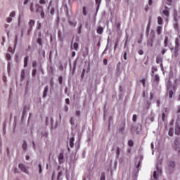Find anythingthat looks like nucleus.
<instances>
[{"label": "nucleus", "mask_w": 180, "mask_h": 180, "mask_svg": "<svg viewBox=\"0 0 180 180\" xmlns=\"http://www.w3.org/2000/svg\"><path fill=\"white\" fill-rule=\"evenodd\" d=\"M167 169L170 171V172H174L175 171V162L173 160L169 161L167 164Z\"/></svg>", "instance_id": "1"}, {"label": "nucleus", "mask_w": 180, "mask_h": 180, "mask_svg": "<svg viewBox=\"0 0 180 180\" xmlns=\"http://www.w3.org/2000/svg\"><path fill=\"white\" fill-rule=\"evenodd\" d=\"M174 148L175 150V151H177L178 154L180 153V149H179V138H176L175 139L174 141Z\"/></svg>", "instance_id": "2"}, {"label": "nucleus", "mask_w": 180, "mask_h": 180, "mask_svg": "<svg viewBox=\"0 0 180 180\" xmlns=\"http://www.w3.org/2000/svg\"><path fill=\"white\" fill-rule=\"evenodd\" d=\"M18 168L19 169H20V171H22V172L29 174V170H27V167H26V166L24 164L20 163L18 165Z\"/></svg>", "instance_id": "3"}, {"label": "nucleus", "mask_w": 180, "mask_h": 180, "mask_svg": "<svg viewBox=\"0 0 180 180\" xmlns=\"http://www.w3.org/2000/svg\"><path fill=\"white\" fill-rule=\"evenodd\" d=\"M37 13L40 12V15L42 19H44V11H43V6L38 5V8L36 10Z\"/></svg>", "instance_id": "4"}, {"label": "nucleus", "mask_w": 180, "mask_h": 180, "mask_svg": "<svg viewBox=\"0 0 180 180\" xmlns=\"http://www.w3.org/2000/svg\"><path fill=\"white\" fill-rule=\"evenodd\" d=\"M174 20L176 22V23H174L173 25L174 29H175V30H178L179 29V26L178 25V18L176 17V13L174 15Z\"/></svg>", "instance_id": "5"}, {"label": "nucleus", "mask_w": 180, "mask_h": 180, "mask_svg": "<svg viewBox=\"0 0 180 180\" xmlns=\"http://www.w3.org/2000/svg\"><path fill=\"white\" fill-rule=\"evenodd\" d=\"M165 10L162 11V14L166 16V18H169V8L165 6Z\"/></svg>", "instance_id": "6"}, {"label": "nucleus", "mask_w": 180, "mask_h": 180, "mask_svg": "<svg viewBox=\"0 0 180 180\" xmlns=\"http://www.w3.org/2000/svg\"><path fill=\"white\" fill-rule=\"evenodd\" d=\"M58 162L59 164H63L64 162V154L63 153H60L58 155Z\"/></svg>", "instance_id": "7"}, {"label": "nucleus", "mask_w": 180, "mask_h": 180, "mask_svg": "<svg viewBox=\"0 0 180 180\" xmlns=\"http://www.w3.org/2000/svg\"><path fill=\"white\" fill-rule=\"evenodd\" d=\"M174 133L176 136H179V134H180V126L178 124H176L175 126Z\"/></svg>", "instance_id": "8"}, {"label": "nucleus", "mask_w": 180, "mask_h": 180, "mask_svg": "<svg viewBox=\"0 0 180 180\" xmlns=\"http://www.w3.org/2000/svg\"><path fill=\"white\" fill-rule=\"evenodd\" d=\"M47 92H49V86H46L44 87L42 98H46L47 97Z\"/></svg>", "instance_id": "9"}, {"label": "nucleus", "mask_w": 180, "mask_h": 180, "mask_svg": "<svg viewBox=\"0 0 180 180\" xmlns=\"http://www.w3.org/2000/svg\"><path fill=\"white\" fill-rule=\"evenodd\" d=\"M156 32H157V34H158L160 36V34H161V33H162V27L158 26L156 28Z\"/></svg>", "instance_id": "10"}, {"label": "nucleus", "mask_w": 180, "mask_h": 180, "mask_svg": "<svg viewBox=\"0 0 180 180\" xmlns=\"http://www.w3.org/2000/svg\"><path fill=\"white\" fill-rule=\"evenodd\" d=\"M74 141H75V139H74V137L70 138V146L71 148H74Z\"/></svg>", "instance_id": "11"}, {"label": "nucleus", "mask_w": 180, "mask_h": 180, "mask_svg": "<svg viewBox=\"0 0 180 180\" xmlns=\"http://www.w3.org/2000/svg\"><path fill=\"white\" fill-rule=\"evenodd\" d=\"M29 61V56H25L24 58V68H26L27 67V63Z\"/></svg>", "instance_id": "12"}, {"label": "nucleus", "mask_w": 180, "mask_h": 180, "mask_svg": "<svg viewBox=\"0 0 180 180\" xmlns=\"http://www.w3.org/2000/svg\"><path fill=\"white\" fill-rule=\"evenodd\" d=\"M168 134L170 137H172L174 136V128L171 127L169 129Z\"/></svg>", "instance_id": "13"}, {"label": "nucleus", "mask_w": 180, "mask_h": 180, "mask_svg": "<svg viewBox=\"0 0 180 180\" xmlns=\"http://www.w3.org/2000/svg\"><path fill=\"white\" fill-rule=\"evenodd\" d=\"M58 40H60V41H63L62 33H61V30H60L58 31Z\"/></svg>", "instance_id": "14"}, {"label": "nucleus", "mask_w": 180, "mask_h": 180, "mask_svg": "<svg viewBox=\"0 0 180 180\" xmlns=\"http://www.w3.org/2000/svg\"><path fill=\"white\" fill-rule=\"evenodd\" d=\"M97 33H98V34H102V33H103V27H98L97 28Z\"/></svg>", "instance_id": "15"}, {"label": "nucleus", "mask_w": 180, "mask_h": 180, "mask_svg": "<svg viewBox=\"0 0 180 180\" xmlns=\"http://www.w3.org/2000/svg\"><path fill=\"white\" fill-rule=\"evenodd\" d=\"M22 149L24 150V151H26L27 150V142H26V141H23Z\"/></svg>", "instance_id": "16"}, {"label": "nucleus", "mask_w": 180, "mask_h": 180, "mask_svg": "<svg viewBox=\"0 0 180 180\" xmlns=\"http://www.w3.org/2000/svg\"><path fill=\"white\" fill-rule=\"evenodd\" d=\"M158 25H162L163 20H162V18H161V16L158 17Z\"/></svg>", "instance_id": "17"}, {"label": "nucleus", "mask_w": 180, "mask_h": 180, "mask_svg": "<svg viewBox=\"0 0 180 180\" xmlns=\"http://www.w3.org/2000/svg\"><path fill=\"white\" fill-rule=\"evenodd\" d=\"M78 47H79L78 43L75 42L73 44V49H74V50H75L76 51H78Z\"/></svg>", "instance_id": "18"}, {"label": "nucleus", "mask_w": 180, "mask_h": 180, "mask_svg": "<svg viewBox=\"0 0 180 180\" xmlns=\"http://www.w3.org/2000/svg\"><path fill=\"white\" fill-rule=\"evenodd\" d=\"M29 26L30 28H32L34 26V20H30L29 22Z\"/></svg>", "instance_id": "19"}, {"label": "nucleus", "mask_w": 180, "mask_h": 180, "mask_svg": "<svg viewBox=\"0 0 180 180\" xmlns=\"http://www.w3.org/2000/svg\"><path fill=\"white\" fill-rule=\"evenodd\" d=\"M20 77H21V79H23L25 77V70L23 69L21 70Z\"/></svg>", "instance_id": "20"}, {"label": "nucleus", "mask_w": 180, "mask_h": 180, "mask_svg": "<svg viewBox=\"0 0 180 180\" xmlns=\"http://www.w3.org/2000/svg\"><path fill=\"white\" fill-rule=\"evenodd\" d=\"M164 46L165 47H167V46H168V37H165V41H164Z\"/></svg>", "instance_id": "21"}, {"label": "nucleus", "mask_w": 180, "mask_h": 180, "mask_svg": "<svg viewBox=\"0 0 180 180\" xmlns=\"http://www.w3.org/2000/svg\"><path fill=\"white\" fill-rule=\"evenodd\" d=\"M116 154H117V158H119V156L120 155V148H117L116 150Z\"/></svg>", "instance_id": "22"}, {"label": "nucleus", "mask_w": 180, "mask_h": 180, "mask_svg": "<svg viewBox=\"0 0 180 180\" xmlns=\"http://www.w3.org/2000/svg\"><path fill=\"white\" fill-rule=\"evenodd\" d=\"M128 146H129V147H133V146H134V142H133L132 140H129L128 141Z\"/></svg>", "instance_id": "23"}, {"label": "nucleus", "mask_w": 180, "mask_h": 180, "mask_svg": "<svg viewBox=\"0 0 180 180\" xmlns=\"http://www.w3.org/2000/svg\"><path fill=\"white\" fill-rule=\"evenodd\" d=\"M147 46H148L149 47H153V39L148 41Z\"/></svg>", "instance_id": "24"}, {"label": "nucleus", "mask_w": 180, "mask_h": 180, "mask_svg": "<svg viewBox=\"0 0 180 180\" xmlns=\"http://www.w3.org/2000/svg\"><path fill=\"white\" fill-rule=\"evenodd\" d=\"M68 23H69V25H70V26H72L73 27H75V26H77V22H74L72 21H69Z\"/></svg>", "instance_id": "25"}, {"label": "nucleus", "mask_w": 180, "mask_h": 180, "mask_svg": "<svg viewBox=\"0 0 180 180\" xmlns=\"http://www.w3.org/2000/svg\"><path fill=\"white\" fill-rule=\"evenodd\" d=\"M105 172H102V173H101V178H100V180H105Z\"/></svg>", "instance_id": "26"}, {"label": "nucleus", "mask_w": 180, "mask_h": 180, "mask_svg": "<svg viewBox=\"0 0 180 180\" xmlns=\"http://www.w3.org/2000/svg\"><path fill=\"white\" fill-rule=\"evenodd\" d=\"M6 58L8 61L11 60V58H12V56L9 53L6 54Z\"/></svg>", "instance_id": "27"}, {"label": "nucleus", "mask_w": 180, "mask_h": 180, "mask_svg": "<svg viewBox=\"0 0 180 180\" xmlns=\"http://www.w3.org/2000/svg\"><path fill=\"white\" fill-rule=\"evenodd\" d=\"M175 47H176V49L179 47V41L178 39H175Z\"/></svg>", "instance_id": "28"}, {"label": "nucleus", "mask_w": 180, "mask_h": 180, "mask_svg": "<svg viewBox=\"0 0 180 180\" xmlns=\"http://www.w3.org/2000/svg\"><path fill=\"white\" fill-rule=\"evenodd\" d=\"M140 82L143 84V88H146V79H142Z\"/></svg>", "instance_id": "29"}, {"label": "nucleus", "mask_w": 180, "mask_h": 180, "mask_svg": "<svg viewBox=\"0 0 180 180\" xmlns=\"http://www.w3.org/2000/svg\"><path fill=\"white\" fill-rule=\"evenodd\" d=\"M58 82H59L60 85L63 84V76H59Z\"/></svg>", "instance_id": "30"}, {"label": "nucleus", "mask_w": 180, "mask_h": 180, "mask_svg": "<svg viewBox=\"0 0 180 180\" xmlns=\"http://www.w3.org/2000/svg\"><path fill=\"white\" fill-rule=\"evenodd\" d=\"M174 95V91L172 90H170L169 91V97L171 98H172V96Z\"/></svg>", "instance_id": "31"}, {"label": "nucleus", "mask_w": 180, "mask_h": 180, "mask_svg": "<svg viewBox=\"0 0 180 180\" xmlns=\"http://www.w3.org/2000/svg\"><path fill=\"white\" fill-rule=\"evenodd\" d=\"M30 10L32 13L34 12V9L33 8V3L30 4Z\"/></svg>", "instance_id": "32"}, {"label": "nucleus", "mask_w": 180, "mask_h": 180, "mask_svg": "<svg viewBox=\"0 0 180 180\" xmlns=\"http://www.w3.org/2000/svg\"><path fill=\"white\" fill-rule=\"evenodd\" d=\"M155 81L156 82H158L160 81V76H158V75H155Z\"/></svg>", "instance_id": "33"}, {"label": "nucleus", "mask_w": 180, "mask_h": 180, "mask_svg": "<svg viewBox=\"0 0 180 180\" xmlns=\"http://www.w3.org/2000/svg\"><path fill=\"white\" fill-rule=\"evenodd\" d=\"M83 15L84 16H86V7L83 6Z\"/></svg>", "instance_id": "34"}, {"label": "nucleus", "mask_w": 180, "mask_h": 180, "mask_svg": "<svg viewBox=\"0 0 180 180\" xmlns=\"http://www.w3.org/2000/svg\"><path fill=\"white\" fill-rule=\"evenodd\" d=\"M37 72V70L36 69L32 70V77H36V73Z\"/></svg>", "instance_id": "35"}, {"label": "nucleus", "mask_w": 180, "mask_h": 180, "mask_svg": "<svg viewBox=\"0 0 180 180\" xmlns=\"http://www.w3.org/2000/svg\"><path fill=\"white\" fill-rule=\"evenodd\" d=\"M38 44H39V46H43V42L41 41V38H38Z\"/></svg>", "instance_id": "36"}, {"label": "nucleus", "mask_w": 180, "mask_h": 180, "mask_svg": "<svg viewBox=\"0 0 180 180\" xmlns=\"http://www.w3.org/2000/svg\"><path fill=\"white\" fill-rule=\"evenodd\" d=\"M63 175V172H59L58 173V177H57V180H60V176Z\"/></svg>", "instance_id": "37"}, {"label": "nucleus", "mask_w": 180, "mask_h": 180, "mask_svg": "<svg viewBox=\"0 0 180 180\" xmlns=\"http://www.w3.org/2000/svg\"><path fill=\"white\" fill-rule=\"evenodd\" d=\"M138 53L139 56H143L144 54V51L142 49L138 51Z\"/></svg>", "instance_id": "38"}, {"label": "nucleus", "mask_w": 180, "mask_h": 180, "mask_svg": "<svg viewBox=\"0 0 180 180\" xmlns=\"http://www.w3.org/2000/svg\"><path fill=\"white\" fill-rule=\"evenodd\" d=\"M16 15V13L15 11H13L10 13L11 18H15V15Z\"/></svg>", "instance_id": "39"}, {"label": "nucleus", "mask_w": 180, "mask_h": 180, "mask_svg": "<svg viewBox=\"0 0 180 180\" xmlns=\"http://www.w3.org/2000/svg\"><path fill=\"white\" fill-rule=\"evenodd\" d=\"M32 67H33V68L37 67V62H36L35 60H34V61L32 62Z\"/></svg>", "instance_id": "40"}, {"label": "nucleus", "mask_w": 180, "mask_h": 180, "mask_svg": "<svg viewBox=\"0 0 180 180\" xmlns=\"http://www.w3.org/2000/svg\"><path fill=\"white\" fill-rule=\"evenodd\" d=\"M119 44V41H116L115 46H114V50H116V49H117V46Z\"/></svg>", "instance_id": "41"}, {"label": "nucleus", "mask_w": 180, "mask_h": 180, "mask_svg": "<svg viewBox=\"0 0 180 180\" xmlns=\"http://www.w3.org/2000/svg\"><path fill=\"white\" fill-rule=\"evenodd\" d=\"M84 76H85V69H83L82 72L81 74V78H84Z\"/></svg>", "instance_id": "42"}, {"label": "nucleus", "mask_w": 180, "mask_h": 180, "mask_svg": "<svg viewBox=\"0 0 180 180\" xmlns=\"http://www.w3.org/2000/svg\"><path fill=\"white\" fill-rule=\"evenodd\" d=\"M132 120H133V122H136V120H137V115H134L133 117H132Z\"/></svg>", "instance_id": "43"}, {"label": "nucleus", "mask_w": 180, "mask_h": 180, "mask_svg": "<svg viewBox=\"0 0 180 180\" xmlns=\"http://www.w3.org/2000/svg\"><path fill=\"white\" fill-rule=\"evenodd\" d=\"M141 39H143V34H141V39H138L137 43H139V44H141L142 40Z\"/></svg>", "instance_id": "44"}, {"label": "nucleus", "mask_w": 180, "mask_h": 180, "mask_svg": "<svg viewBox=\"0 0 180 180\" xmlns=\"http://www.w3.org/2000/svg\"><path fill=\"white\" fill-rule=\"evenodd\" d=\"M6 20L8 23H11L12 22V18L11 17H8Z\"/></svg>", "instance_id": "45"}, {"label": "nucleus", "mask_w": 180, "mask_h": 180, "mask_svg": "<svg viewBox=\"0 0 180 180\" xmlns=\"http://www.w3.org/2000/svg\"><path fill=\"white\" fill-rule=\"evenodd\" d=\"M96 4L98 5V8H99V5H101V0H96Z\"/></svg>", "instance_id": "46"}, {"label": "nucleus", "mask_w": 180, "mask_h": 180, "mask_svg": "<svg viewBox=\"0 0 180 180\" xmlns=\"http://www.w3.org/2000/svg\"><path fill=\"white\" fill-rule=\"evenodd\" d=\"M158 70L157 69V68H152V73L154 74V72H157Z\"/></svg>", "instance_id": "47"}, {"label": "nucleus", "mask_w": 180, "mask_h": 180, "mask_svg": "<svg viewBox=\"0 0 180 180\" xmlns=\"http://www.w3.org/2000/svg\"><path fill=\"white\" fill-rule=\"evenodd\" d=\"M162 120L163 122H165V113H162Z\"/></svg>", "instance_id": "48"}, {"label": "nucleus", "mask_w": 180, "mask_h": 180, "mask_svg": "<svg viewBox=\"0 0 180 180\" xmlns=\"http://www.w3.org/2000/svg\"><path fill=\"white\" fill-rule=\"evenodd\" d=\"M70 124H72V126H74V117H71L70 118Z\"/></svg>", "instance_id": "49"}, {"label": "nucleus", "mask_w": 180, "mask_h": 180, "mask_svg": "<svg viewBox=\"0 0 180 180\" xmlns=\"http://www.w3.org/2000/svg\"><path fill=\"white\" fill-rule=\"evenodd\" d=\"M39 4H41V5H44V4H46V0H39Z\"/></svg>", "instance_id": "50"}, {"label": "nucleus", "mask_w": 180, "mask_h": 180, "mask_svg": "<svg viewBox=\"0 0 180 180\" xmlns=\"http://www.w3.org/2000/svg\"><path fill=\"white\" fill-rule=\"evenodd\" d=\"M39 174H41L42 169H41V164H39Z\"/></svg>", "instance_id": "51"}, {"label": "nucleus", "mask_w": 180, "mask_h": 180, "mask_svg": "<svg viewBox=\"0 0 180 180\" xmlns=\"http://www.w3.org/2000/svg\"><path fill=\"white\" fill-rule=\"evenodd\" d=\"M14 43H15V46H16V44H18V35H16L15 37Z\"/></svg>", "instance_id": "52"}, {"label": "nucleus", "mask_w": 180, "mask_h": 180, "mask_svg": "<svg viewBox=\"0 0 180 180\" xmlns=\"http://www.w3.org/2000/svg\"><path fill=\"white\" fill-rule=\"evenodd\" d=\"M124 60H127V52L124 53Z\"/></svg>", "instance_id": "53"}, {"label": "nucleus", "mask_w": 180, "mask_h": 180, "mask_svg": "<svg viewBox=\"0 0 180 180\" xmlns=\"http://www.w3.org/2000/svg\"><path fill=\"white\" fill-rule=\"evenodd\" d=\"M75 113H76V116H78V117H79L81 115V112L79 110H77Z\"/></svg>", "instance_id": "54"}, {"label": "nucleus", "mask_w": 180, "mask_h": 180, "mask_svg": "<svg viewBox=\"0 0 180 180\" xmlns=\"http://www.w3.org/2000/svg\"><path fill=\"white\" fill-rule=\"evenodd\" d=\"M153 178L155 179H157V171H155L154 173H153Z\"/></svg>", "instance_id": "55"}, {"label": "nucleus", "mask_w": 180, "mask_h": 180, "mask_svg": "<svg viewBox=\"0 0 180 180\" xmlns=\"http://www.w3.org/2000/svg\"><path fill=\"white\" fill-rule=\"evenodd\" d=\"M167 5H172V0H167Z\"/></svg>", "instance_id": "56"}, {"label": "nucleus", "mask_w": 180, "mask_h": 180, "mask_svg": "<svg viewBox=\"0 0 180 180\" xmlns=\"http://www.w3.org/2000/svg\"><path fill=\"white\" fill-rule=\"evenodd\" d=\"M103 64H104V65H108V59H104L103 60Z\"/></svg>", "instance_id": "57"}, {"label": "nucleus", "mask_w": 180, "mask_h": 180, "mask_svg": "<svg viewBox=\"0 0 180 180\" xmlns=\"http://www.w3.org/2000/svg\"><path fill=\"white\" fill-rule=\"evenodd\" d=\"M51 15H54V8H52L50 11Z\"/></svg>", "instance_id": "58"}, {"label": "nucleus", "mask_w": 180, "mask_h": 180, "mask_svg": "<svg viewBox=\"0 0 180 180\" xmlns=\"http://www.w3.org/2000/svg\"><path fill=\"white\" fill-rule=\"evenodd\" d=\"M65 103H67V105H70V98L65 99Z\"/></svg>", "instance_id": "59"}, {"label": "nucleus", "mask_w": 180, "mask_h": 180, "mask_svg": "<svg viewBox=\"0 0 180 180\" xmlns=\"http://www.w3.org/2000/svg\"><path fill=\"white\" fill-rule=\"evenodd\" d=\"M161 61V59L160 58H156V63H157V64H160V62Z\"/></svg>", "instance_id": "60"}, {"label": "nucleus", "mask_w": 180, "mask_h": 180, "mask_svg": "<svg viewBox=\"0 0 180 180\" xmlns=\"http://www.w3.org/2000/svg\"><path fill=\"white\" fill-rule=\"evenodd\" d=\"M148 5L149 6H151V5H153V0H148Z\"/></svg>", "instance_id": "61"}, {"label": "nucleus", "mask_w": 180, "mask_h": 180, "mask_svg": "<svg viewBox=\"0 0 180 180\" xmlns=\"http://www.w3.org/2000/svg\"><path fill=\"white\" fill-rule=\"evenodd\" d=\"M41 28V23L39 22L38 26H37V29L40 30Z\"/></svg>", "instance_id": "62"}, {"label": "nucleus", "mask_w": 180, "mask_h": 180, "mask_svg": "<svg viewBox=\"0 0 180 180\" xmlns=\"http://www.w3.org/2000/svg\"><path fill=\"white\" fill-rule=\"evenodd\" d=\"M150 99H153L154 95L153 94V93H150Z\"/></svg>", "instance_id": "63"}, {"label": "nucleus", "mask_w": 180, "mask_h": 180, "mask_svg": "<svg viewBox=\"0 0 180 180\" xmlns=\"http://www.w3.org/2000/svg\"><path fill=\"white\" fill-rule=\"evenodd\" d=\"M177 113H180V105L178 106V108H177Z\"/></svg>", "instance_id": "64"}]
</instances>
